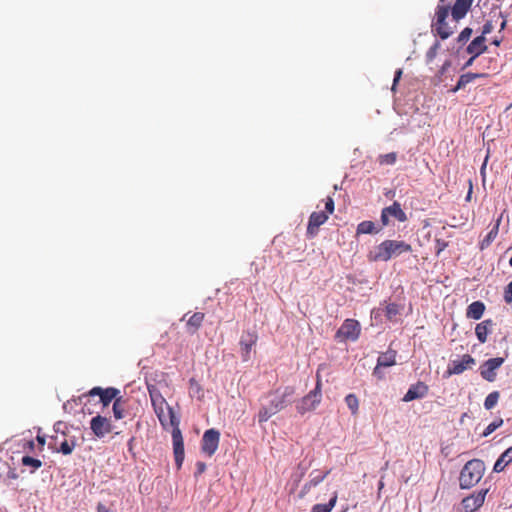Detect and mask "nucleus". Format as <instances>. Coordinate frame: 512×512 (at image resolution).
<instances>
[{"label": "nucleus", "instance_id": "nucleus-37", "mask_svg": "<svg viewBox=\"0 0 512 512\" xmlns=\"http://www.w3.org/2000/svg\"><path fill=\"white\" fill-rule=\"evenodd\" d=\"M400 313V307L396 303H390L386 306L385 316L389 320H393Z\"/></svg>", "mask_w": 512, "mask_h": 512}, {"label": "nucleus", "instance_id": "nucleus-28", "mask_svg": "<svg viewBox=\"0 0 512 512\" xmlns=\"http://www.w3.org/2000/svg\"><path fill=\"white\" fill-rule=\"evenodd\" d=\"M377 363L382 367H390L396 364V351L388 350L381 353L377 359Z\"/></svg>", "mask_w": 512, "mask_h": 512}, {"label": "nucleus", "instance_id": "nucleus-12", "mask_svg": "<svg viewBox=\"0 0 512 512\" xmlns=\"http://www.w3.org/2000/svg\"><path fill=\"white\" fill-rule=\"evenodd\" d=\"M504 363V358L496 357L486 360L480 366V375L488 382H494L497 376V369Z\"/></svg>", "mask_w": 512, "mask_h": 512}, {"label": "nucleus", "instance_id": "nucleus-36", "mask_svg": "<svg viewBox=\"0 0 512 512\" xmlns=\"http://www.w3.org/2000/svg\"><path fill=\"white\" fill-rule=\"evenodd\" d=\"M21 462L23 466L32 467V472H34L35 470L39 469L42 466V462L39 459L33 458L31 456L22 457Z\"/></svg>", "mask_w": 512, "mask_h": 512}, {"label": "nucleus", "instance_id": "nucleus-54", "mask_svg": "<svg viewBox=\"0 0 512 512\" xmlns=\"http://www.w3.org/2000/svg\"><path fill=\"white\" fill-rule=\"evenodd\" d=\"M506 24H507V21H506L505 17H503V21H502V23H501V25H500V30L505 29Z\"/></svg>", "mask_w": 512, "mask_h": 512}, {"label": "nucleus", "instance_id": "nucleus-25", "mask_svg": "<svg viewBox=\"0 0 512 512\" xmlns=\"http://www.w3.org/2000/svg\"><path fill=\"white\" fill-rule=\"evenodd\" d=\"M486 74L484 73H466V74H462L459 79H458V82L456 84V86L452 89L453 92H456L462 88H464L467 84L471 83L472 81H474L475 79H478V78H482V77H485Z\"/></svg>", "mask_w": 512, "mask_h": 512}, {"label": "nucleus", "instance_id": "nucleus-46", "mask_svg": "<svg viewBox=\"0 0 512 512\" xmlns=\"http://www.w3.org/2000/svg\"><path fill=\"white\" fill-rule=\"evenodd\" d=\"M7 478L8 479H13V480L18 478V474H17L15 468H9V470L7 472Z\"/></svg>", "mask_w": 512, "mask_h": 512}, {"label": "nucleus", "instance_id": "nucleus-4", "mask_svg": "<svg viewBox=\"0 0 512 512\" xmlns=\"http://www.w3.org/2000/svg\"><path fill=\"white\" fill-rule=\"evenodd\" d=\"M485 464L480 459L468 461L462 468L459 475V486L461 489L474 487L483 477Z\"/></svg>", "mask_w": 512, "mask_h": 512}, {"label": "nucleus", "instance_id": "nucleus-21", "mask_svg": "<svg viewBox=\"0 0 512 512\" xmlns=\"http://www.w3.org/2000/svg\"><path fill=\"white\" fill-rule=\"evenodd\" d=\"M485 37L478 36L474 38L471 43L467 46V52L471 55H474V57H478L482 53L486 52L488 47L485 44Z\"/></svg>", "mask_w": 512, "mask_h": 512}, {"label": "nucleus", "instance_id": "nucleus-34", "mask_svg": "<svg viewBox=\"0 0 512 512\" xmlns=\"http://www.w3.org/2000/svg\"><path fill=\"white\" fill-rule=\"evenodd\" d=\"M500 398V393L498 391H493L490 394L487 395L484 401V407L487 410L493 409L496 404L498 403V400Z\"/></svg>", "mask_w": 512, "mask_h": 512}, {"label": "nucleus", "instance_id": "nucleus-45", "mask_svg": "<svg viewBox=\"0 0 512 512\" xmlns=\"http://www.w3.org/2000/svg\"><path fill=\"white\" fill-rule=\"evenodd\" d=\"M401 76H402V70L398 69L395 72V76H394V80H393V85H392V91H395L396 85H397L398 81L400 80Z\"/></svg>", "mask_w": 512, "mask_h": 512}, {"label": "nucleus", "instance_id": "nucleus-53", "mask_svg": "<svg viewBox=\"0 0 512 512\" xmlns=\"http://www.w3.org/2000/svg\"><path fill=\"white\" fill-rule=\"evenodd\" d=\"M471 194H472V184L470 183V188H469V191H468V194H467V197H466V200L469 201L470 198H471Z\"/></svg>", "mask_w": 512, "mask_h": 512}, {"label": "nucleus", "instance_id": "nucleus-60", "mask_svg": "<svg viewBox=\"0 0 512 512\" xmlns=\"http://www.w3.org/2000/svg\"><path fill=\"white\" fill-rule=\"evenodd\" d=\"M446 0H440L441 3L445 2Z\"/></svg>", "mask_w": 512, "mask_h": 512}, {"label": "nucleus", "instance_id": "nucleus-24", "mask_svg": "<svg viewBox=\"0 0 512 512\" xmlns=\"http://www.w3.org/2000/svg\"><path fill=\"white\" fill-rule=\"evenodd\" d=\"M205 318V314L202 312H195L190 318L187 320V331L190 334L196 333L201 327Z\"/></svg>", "mask_w": 512, "mask_h": 512}, {"label": "nucleus", "instance_id": "nucleus-13", "mask_svg": "<svg viewBox=\"0 0 512 512\" xmlns=\"http://www.w3.org/2000/svg\"><path fill=\"white\" fill-rule=\"evenodd\" d=\"M487 492L488 489H482L476 493H473L465 497L461 502L463 511L474 512L478 510L484 504Z\"/></svg>", "mask_w": 512, "mask_h": 512}, {"label": "nucleus", "instance_id": "nucleus-47", "mask_svg": "<svg viewBox=\"0 0 512 512\" xmlns=\"http://www.w3.org/2000/svg\"><path fill=\"white\" fill-rule=\"evenodd\" d=\"M97 511L98 512H110L109 509L106 507V505L103 503L97 504Z\"/></svg>", "mask_w": 512, "mask_h": 512}, {"label": "nucleus", "instance_id": "nucleus-42", "mask_svg": "<svg viewBox=\"0 0 512 512\" xmlns=\"http://www.w3.org/2000/svg\"><path fill=\"white\" fill-rule=\"evenodd\" d=\"M493 30H494V24H493L492 20H488L483 25L482 34L480 36L485 37L486 35L490 34Z\"/></svg>", "mask_w": 512, "mask_h": 512}, {"label": "nucleus", "instance_id": "nucleus-49", "mask_svg": "<svg viewBox=\"0 0 512 512\" xmlns=\"http://www.w3.org/2000/svg\"><path fill=\"white\" fill-rule=\"evenodd\" d=\"M437 245H438V253H439L440 251L445 249V247L447 246V243L437 241Z\"/></svg>", "mask_w": 512, "mask_h": 512}, {"label": "nucleus", "instance_id": "nucleus-35", "mask_svg": "<svg viewBox=\"0 0 512 512\" xmlns=\"http://www.w3.org/2000/svg\"><path fill=\"white\" fill-rule=\"evenodd\" d=\"M397 160V153L390 152L387 154L379 155L377 161L380 165H393Z\"/></svg>", "mask_w": 512, "mask_h": 512}, {"label": "nucleus", "instance_id": "nucleus-30", "mask_svg": "<svg viewBox=\"0 0 512 512\" xmlns=\"http://www.w3.org/2000/svg\"><path fill=\"white\" fill-rule=\"evenodd\" d=\"M112 409L116 420H120L125 417V401L122 400L121 397L115 399Z\"/></svg>", "mask_w": 512, "mask_h": 512}, {"label": "nucleus", "instance_id": "nucleus-59", "mask_svg": "<svg viewBox=\"0 0 512 512\" xmlns=\"http://www.w3.org/2000/svg\"><path fill=\"white\" fill-rule=\"evenodd\" d=\"M485 164H486V162H485V163L483 164V166L481 167V170H484Z\"/></svg>", "mask_w": 512, "mask_h": 512}, {"label": "nucleus", "instance_id": "nucleus-19", "mask_svg": "<svg viewBox=\"0 0 512 512\" xmlns=\"http://www.w3.org/2000/svg\"><path fill=\"white\" fill-rule=\"evenodd\" d=\"M494 322L491 319H486L478 323L475 327V334L480 343L487 341L488 335L492 332Z\"/></svg>", "mask_w": 512, "mask_h": 512}, {"label": "nucleus", "instance_id": "nucleus-26", "mask_svg": "<svg viewBox=\"0 0 512 512\" xmlns=\"http://www.w3.org/2000/svg\"><path fill=\"white\" fill-rule=\"evenodd\" d=\"M390 217L395 218L399 222L407 221V215L401 208V204L397 201L393 202L392 205L385 207Z\"/></svg>", "mask_w": 512, "mask_h": 512}, {"label": "nucleus", "instance_id": "nucleus-44", "mask_svg": "<svg viewBox=\"0 0 512 512\" xmlns=\"http://www.w3.org/2000/svg\"><path fill=\"white\" fill-rule=\"evenodd\" d=\"M389 214L387 213L386 209L383 208L382 211H381V223H382V226L381 227H384V226H387L389 224Z\"/></svg>", "mask_w": 512, "mask_h": 512}, {"label": "nucleus", "instance_id": "nucleus-3", "mask_svg": "<svg viewBox=\"0 0 512 512\" xmlns=\"http://www.w3.org/2000/svg\"><path fill=\"white\" fill-rule=\"evenodd\" d=\"M149 395L154 411L163 428L167 429L169 425H179V419L161 393L153 388L149 389Z\"/></svg>", "mask_w": 512, "mask_h": 512}, {"label": "nucleus", "instance_id": "nucleus-14", "mask_svg": "<svg viewBox=\"0 0 512 512\" xmlns=\"http://www.w3.org/2000/svg\"><path fill=\"white\" fill-rule=\"evenodd\" d=\"M119 392L120 391L114 387L104 389L97 386L92 388L87 394H84L83 396H99L103 407H107L113 400L115 401V399L118 398L117 396Z\"/></svg>", "mask_w": 512, "mask_h": 512}, {"label": "nucleus", "instance_id": "nucleus-58", "mask_svg": "<svg viewBox=\"0 0 512 512\" xmlns=\"http://www.w3.org/2000/svg\"><path fill=\"white\" fill-rule=\"evenodd\" d=\"M383 487H384V483H383L382 481H380V482H379V487H378L379 491H380Z\"/></svg>", "mask_w": 512, "mask_h": 512}, {"label": "nucleus", "instance_id": "nucleus-20", "mask_svg": "<svg viewBox=\"0 0 512 512\" xmlns=\"http://www.w3.org/2000/svg\"><path fill=\"white\" fill-rule=\"evenodd\" d=\"M330 472L331 470H327L325 472L313 471L310 474L311 479L307 483H305L302 488L301 496H304L310 491L311 488L316 487L318 484H320L330 474Z\"/></svg>", "mask_w": 512, "mask_h": 512}, {"label": "nucleus", "instance_id": "nucleus-10", "mask_svg": "<svg viewBox=\"0 0 512 512\" xmlns=\"http://www.w3.org/2000/svg\"><path fill=\"white\" fill-rule=\"evenodd\" d=\"M475 363V359L469 354L463 355L460 360H452L445 372L446 377L462 374L464 371L471 369Z\"/></svg>", "mask_w": 512, "mask_h": 512}, {"label": "nucleus", "instance_id": "nucleus-29", "mask_svg": "<svg viewBox=\"0 0 512 512\" xmlns=\"http://www.w3.org/2000/svg\"><path fill=\"white\" fill-rule=\"evenodd\" d=\"M500 219L497 220L496 224L493 228L488 232L485 238L480 242L479 248L480 250H484L491 245V243L496 239L499 232Z\"/></svg>", "mask_w": 512, "mask_h": 512}, {"label": "nucleus", "instance_id": "nucleus-55", "mask_svg": "<svg viewBox=\"0 0 512 512\" xmlns=\"http://www.w3.org/2000/svg\"><path fill=\"white\" fill-rule=\"evenodd\" d=\"M501 39H494L492 44L495 45V46H499L501 44Z\"/></svg>", "mask_w": 512, "mask_h": 512}, {"label": "nucleus", "instance_id": "nucleus-40", "mask_svg": "<svg viewBox=\"0 0 512 512\" xmlns=\"http://www.w3.org/2000/svg\"><path fill=\"white\" fill-rule=\"evenodd\" d=\"M189 386H190V391L192 393L198 394L199 396L202 395V388H201L200 384L194 378H191L189 380Z\"/></svg>", "mask_w": 512, "mask_h": 512}, {"label": "nucleus", "instance_id": "nucleus-50", "mask_svg": "<svg viewBox=\"0 0 512 512\" xmlns=\"http://www.w3.org/2000/svg\"><path fill=\"white\" fill-rule=\"evenodd\" d=\"M475 58H476V57H474V55H472V56L469 58V60L465 63L464 68H467V67L471 66V65L473 64V62H474Z\"/></svg>", "mask_w": 512, "mask_h": 512}, {"label": "nucleus", "instance_id": "nucleus-56", "mask_svg": "<svg viewBox=\"0 0 512 512\" xmlns=\"http://www.w3.org/2000/svg\"><path fill=\"white\" fill-rule=\"evenodd\" d=\"M133 441H134V438H131L128 442V446H129V449L131 450L132 449V444H133Z\"/></svg>", "mask_w": 512, "mask_h": 512}, {"label": "nucleus", "instance_id": "nucleus-11", "mask_svg": "<svg viewBox=\"0 0 512 512\" xmlns=\"http://www.w3.org/2000/svg\"><path fill=\"white\" fill-rule=\"evenodd\" d=\"M172 428V442L175 462L178 468L182 466L184 461V442L179 425H169Z\"/></svg>", "mask_w": 512, "mask_h": 512}, {"label": "nucleus", "instance_id": "nucleus-23", "mask_svg": "<svg viewBox=\"0 0 512 512\" xmlns=\"http://www.w3.org/2000/svg\"><path fill=\"white\" fill-rule=\"evenodd\" d=\"M485 311V305L481 301H474L471 303L466 311L467 318L479 320Z\"/></svg>", "mask_w": 512, "mask_h": 512}, {"label": "nucleus", "instance_id": "nucleus-15", "mask_svg": "<svg viewBox=\"0 0 512 512\" xmlns=\"http://www.w3.org/2000/svg\"><path fill=\"white\" fill-rule=\"evenodd\" d=\"M90 428L96 437L103 438L112 431V424L107 417L97 415L91 419Z\"/></svg>", "mask_w": 512, "mask_h": 512}, {"label": "nucleus", "instance_id": "nucleus-39", "mask_svg": "<svg viewBox=\"0 0 512 512\" xmlns=\"http://www.w3.org/2000/svg\"><path fill=\"white\" fill-rule=\"evenodd\" d=\"M502 423H503V420H502V419H500L499 421H494V422L490 423V424L486 427V429H485V431H484L483 435H484V436H488L489 434H491L492 432H494L498 427H500V426L502 425Z\"/></svg>", "mask_w": 512, "mask_h": 512}, {"label": "nucleus", "instance_id": "nucleus-27", "mask_svg": "<svg viewBox=\"0 0 512 512\" xmlns=\"http://www.w3.org/2000/svg\"><path fill=\"white\" fill-rule=\"evenodd\" d=\"M382 227H377L372 221H362L357 225L356 234H377Z\"/></svg>", "mask_w": 512, "mask_h": 512}, {"label": "nucleus", "instance_id": "nucleus-22", "mask_svg": "<svg viewBox=\"0 0 512 512\" xmlns=\"http://www.w3.org/2000/svg\"><path fill=\"white\" fill-rule=\"evenodd\" d=\"M510 462H512V446L500 455L494 464L493 471L497 473L502 472Z\"/></svg>", "mask_w": 512, "mask_h": 512}, {"label": "nucleus", "instance_id": "nucleus-48", "mask_svg": "<svg viewBox=\"0 0 512 512\" xmlns=\"http://www.w3.org/2000/svg\"><path fill=\"white\" fill-rule=\"evenodd\" d=\"M36 440L39 443V445L41 446V448H43V446L45 445V442H46L45 436L37 435Z\"/></svg>", "mask_w": 512, "mask_h": 512}, {"label": "nucleus", "instance_id": "nucleus-38", "mask_svg": "<svg viewBox=\"0 0 512 512\" xmlns=\"http://www.w3.org/2000/svg\"><path fill=\"white\" fill-rule=\"evenodd\" d=\"M440 49V43L438 41H436L430 48L429 50L427 51L426 53V58L427 60L430 62L432 61L437 53H438V50Z\"/></svg>", "mask_w": 512, "mask_h": 512}, {"label": "nucleus", "instance_id": "nucleus-51", "mask_svg": "<svg viewBox=\"0 0 512 512\" xmlns=\"http://www.w3.org/2000/svg\"><path fill=\"white\" fill-rule=\"evenodd\" d=\"M381 367H382V366H379V364L377 363V365H376V367L374 368V371H373V374H374V375H376V376H378L379 378L381 377V376H380V368H381Z\"/></svg>", "mask_w": 512, "mask_h": 512}, {"label": "nucleus", "instance_id": "nucleus-8", "mask_svg": "<svg viewBox=\"0 0 512 512\" xmlns=\"http://www.w3.org/2000/svg\"><path fill=\"white\" fill-rule=\"evenodd\" d=\"M360 335V324L357 320L346 319L336 332V338L341 340H357Z\"/></svg>", "mask_w": 512, "mask_h": 512}, {"label": "nucleus", "instance_id": "nucleus-32", "mask_svg": "<svg viewBox=\"0 0 512 512\" xmlns=\"http://www.w3.org/2000/svg\"><path fill=\"white\" fill-rule=\"evenodd\" d=\"M336 501L337 494L335 493L328 503L314 505L311 512H331V510L336 504Z\"/></svg>", "mask_w": 512, "mask_h": 512}, {"label": "nucleus", "instance_id": "nucleus-16", "mask_svg": "<svg viewBox=\"0 0 512 512\" xmlns=\"http://www.w3.org/2000/svg\"><path fill=\"white\" fill-rule=\"evenodd\" d=\"M257 335L254 332H246L242 335L239 345L241 349L242 361L246 362L250 359L252 347L256 345Z\"/></svg>", "mask_w": 512, "mask_h": 512}, {"label": "nucleus", "instance_id": "nucleus-18", "mask_svg": "<svg viewBox=\"0 0 512 512\" xmlns=\"http://www.w3.org/2000/svg\"><path fill=\"white\" fill-rule=\"evenodd\" d=\"M473 0H456L451 8V15L455 21H459L465 17L471 8Z\"/></svg>", "mask_w": 512, "mask_h": 512}, {"label": "nucleus", "instance_id": "nucleus-9", "mask_svg": "<svg viewBox=\"0 0 512 512\" xmlns=\"http://www.w3.org/2000/svg\"><path fill=\"white\" fill-rule=\"evenodd\" d=\"M220 433L216 429L206 430L202 437V452L211 457L218 449Z\"/></svg>", "mask_w": 512, "mask_h": 512}, {"label": "nucleus", "instance_id": "nucleus-17", "mask_svg": "<svg viewBox=\"0 0 512 512\" xmlns=\"http://www.w3.org/2000/svg\"><path fill=\"white\" fill-rule=\"evenodd\" d=\"M428 390L429 388L424 382L418 381L416 384L410 386L403 397V401L410 402L415 399H421L427 395Z\"/></svg>", "mask_w": 512, "mask_h": 512}, {"label": "nucleus", "instance_id": "nucleus-43", "mask_svg": "<svg viewBox=\"0 0 512 512\" xmlns=\"http://www.w3.org/2000/svg\"><path fill=\"white\" fill-rule=\"evenodd\" d=\"M504 300L507 304L512 303V281L504 289Z\"/></svg>", "mask_w": 512, "mask_h": 512}, {"label": "nucleus", "instance_id": "nucleus-1", "mask_svg": "<svg viewBox=\"0 0 512 512\" xmlns=\"http://www.w3.org/2000/svg\"><path fill=\"white\" fill-rule=\"evenodd\" d=\"M295 396L293 386H285L275 389L267 394L268 403L262 405L257 414L260 424L267 422L272 416L284 410L292 404Z\"/></svg>", "mask_w": 512, "mask_h": 512}, {"label": "nucleus", "instance_id": "nucleus-41", "mask_svg": "<svg viewBox=\"0 0 512 512\" xmlns=\"http://www.w3.org/2000/svg\"><path fill=\"white\" fill-rule=\"evenodd\" d=\"M471 34H472L471 28H469V27L464 28L458 36V39H457L458 42L461 43V42L467 41L470 38Z\"/></svg>", "mask_w": 512, "mask_h": 512}, {"label": "nucleus", "instance_id": "nucleus-57", "mask_svg": "<svg viewBox=\"0 0 512 512\" xmlns=\"http://www.w3.org/2000/svg\"><path fill=\"white\" fill-rule=\"evenodd\" d=\"M28 445H29V448H30V449H33V448H34V442H33V441H29Z\"/></svg>", "mask_w": 512, "mask_h": 512}, {"label": "nucleus", "instance_id": "nucleus-5", "mask_svg": "<svg viewBox=\"0 0 512 512\" xmlns=\"http://www.w3.org/2000/svg\"><path fill=\"white\" fill-rule=\"evenodd\" d=\"M322 400V380L319 373L316 375V385L307 395L302 397L296 404V410L304 415L307 412L315 410Z\"/></svg>", "mask_w": 512, "mask_h": 512}, {"label": "nucleus", "instance_id": "nucleus-7", "mask_svg": "<svg viewBox=\"0 0 512 512\" xmlns=\"http://www.w3.org/2000/svg\"><path fill=\"white\" fill-rule=\"evenodd\" d=\"M449 15V7L445 5H438L435 11V20L431 27L442 40L449 38L453 34V29L447 23Z\"/></svg>", "mask_w": 512, "mask_h": 512}, {"label": "nucleus", "instance_id": "nucleus-31", "mask_svg": "<svg viewBox=\"0 0 512 512\" xmlns=\"http://www.w3.org/2000/svg\"><path fill=\"white\" fill-rule=\"evenodd\" d=\"M345 402H346L348 408L350 409L351 414L354 416L357 415L358 411H359L358 397L355 394L350 393L345 397Z\"/></svg>", "mask_w": 512, "mask_h": 512}, {"label": "nucleus", "instance_id": "nucleus-52", "mask_svg": "<svg viewBox=\"0 0 512 512\" xmlns=\"http://www.w3.org/2000/svg\"><path fill=\"white\" fill-rule=\"evenodd\" d=\"M197 466H198V471H199V473L204 472V470H205V468H206V466H205V464H204V463L199 462V463L197 464Z\"/></svg>", "mask_w": 512, "mask_h": 512}, {"label": "nucleus", "instance_id": "nucleus-2", "mask_svg": "<svg viewBox=\"0 0 512 512\" xmlns=\"http://www.w3.org/2000/svg\"><path fill=\"white\" fill-rule=\"evenodd\" d=\"M412 251L410 244L405 241L385 240L375 247L373 253H370L369 258L372 261H388L392 257L399 256L403 253Z\"/></svg>", "mask_w": 512, "mask_h": 512}, {"label": "nucleus", "instance_id": "nucleus-33", "mask_svg": "<svg viewBox=\"0 0 512 512\" xmlns=\"http://www.w3.org/2000/svg\"><path fill=\"white\" fill-rule=\"evenodd\" d=\"M75 446H76L75 437H73L71 439H64V441L61 442L60 448L58 451L64 455H69L73 452Z\"/></svg>", "mask_w": 512, "mask_h": 512}, {"label": "nucleus", "instance_id": "nucleus-6", "mask_svg": "<svg viewBox=\"0 0 512 512\" xmlns=\"http://www.w3.org/2000/svg\"><path fill=\"white\" fill-rule=\"evenodd\" d=\"M334 209V200L332 197L328 196L325 200V211L311 213L307 225L308 238L312 239L318 234L319 227L328 220L329 215L333 214Z\"/></svg>", "mask_w": 512, "mask_h": 512}]
</instances>
